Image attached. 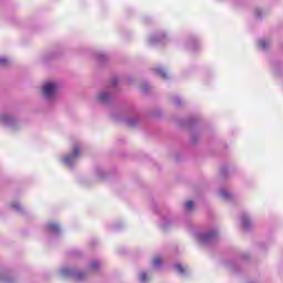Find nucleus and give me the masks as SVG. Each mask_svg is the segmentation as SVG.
Returning a JSON list of instances; mask_svg holds the SVG:
<instances>
[{
    "label": "nucleus",
    "mask_w": 283,
    "mask_h": 283,
    "mask_svg": "<svg viewBox=\"0 0 283 283\" xmlns=\"http://www.w3.org/2000/svg\"><path fill=\"white\" fill-rule=\"evenodd\" d=\"M101 269V263L96 260L91 262L90 271H98Z\"/></svg>",
    "instance_id": "17"
},
{
    "label": "nucleus",
    "mask_w": 283,
    "mask_h": 283,
    "mask_svg": "<svg viewBox=\"0 0 283 283\" xmlns=\"http://www.w3.org/2000/svg\"><path fill=\"white\" fill-rule=\"evenodd\" d=\"M118 85V78L114 77L111 82V87H116Z\"/></svg>",
    "instance_id": "23"
},
{
    "label": "nucleus",
    "mask_w": 283,
    "mask_h": 283,
    "mask_svg": "<svg viewBox=\"0 0 283 283\" xmlns=\"http://www.w3.org/2000/svg\"><path fill=\"white\" fill-rule=\"evenodd\" d=\"M80 155H81V149L78 148V146H74L73 153L71 155H66L62 157L63 165L69 169H72V167L76 165Z\"/></svg>",
    "instance_id": "5"
},
{
    "label": "nucleus",
    "mask_w": 283,
    "mask_h": 283,
    "mask_svg": "<svg viewBox=\"0 0 283 283\" xmlns=\"http://www.w3.org/2000/svg\"><path fill=\"white\" fill-rule=\"evenodd\" d=\"M59 90V84L56 82H46L42 86V94L46 101H54L56 98V91Z\"/></svg>",
    "instance_id": "2"
},
{
    "label": "nucleus",
    "mask_w": 283,
    "mask_h": 283,
    "mask_svg": "<svg viewBox=\"0 0 283 283\" xmlns=\"http://www.w3.org/2000/svg\"><path fill=\"white\" fill-rule=\"evenodd\" d=\"M155 74H159L161 75V78L167 80V71H165L163 67L155 69Z\"/></svg>",
    "instance_id": "16"
},
{
    "label": "nucleus",
    "mask_w": 283,
    "mask_h": 283,
    "mask_svg": "<svg viewBox=\"0 0 283 283\" xmlns=\"http://www.w3.org/2000/svg\"><path fill=\"white\" fill-rule=\"evenodd\" d=\"M259 48H261V50H269V48H271V40L260 39L259 40Z\"/></svg>",
    "instance_id": "12"
},
{
    "label": "nucleus",
    "mask_w": 283,
    "mask_h": 283,
    "mask_svg": "<svg viewBox=\"0 0 283 283\" xmlns=\"http://www.w3.org/2000/svg\"><path fill=\"white\" fill-rule=\"evenodd\" d=\"M46 229L50 233H53V235H59L61 233V226H59V223H49Z\"/></svg>",
    "instance_id": "9"
},
{
    "label": "nucleus",
    "mask_w": 283,
    "mask_h": 283,
    "mask_svg": "<svg viewBox=\"0 0 283 283\" xmlns=\"http://www.w3.org/2000/svg\"><path fill=\"white\" fill-rule=\"evenodd\" d=\"M256 17H260V11H256Z\"/></svg>",
    "instance_id": "27"
},
{
    "label": "nucleus",
    "mask_w": 283,
    "mask_h": 283,
    "mask_svg": "<svg viewBox=\"0 0 283 283\" xmlns=\"http://www.w3.org/2000/svg\"><path fill=\"white\" fill-rule=\"evenodd\" d=\"M150 45H158V43H166L167 42V35L165 33H157L149 38Z\"/></svg>",
    "instance_id": "7"
},
{
    "label": "nucleus",
    "mask_w": 283,
    "mask_h": 283,
    "mask_svg": "<svg viewBox=\"0 0 283 283\" xmlns=\"http://www.w3.org/2000/svg\"><path fill=\"white\" fill-rule=\"evenodd\" d=\"M60 275L62 277H72V280H75V282H83V280L87 277V274L76 271L74 270V268H70V266H63L60 270Z\"/></svg>",
    "instance_id": "1"
},
{
    "label": "nucleus",
    "mask_w": 283,
    "mask_h": 283,
    "mask_svg": "<svg viewBox=\"0 0 283 283\" xmlns=\"http://www.w3.org/2000/svg\"><path fill=\"white\" fill-rule=\"evenodd\" d=\"M97 59H98V61H105V59H107L104 54H98L97 55Z\"/></svg>",
    "instance_id": "25"
},
{
    "label": "nucleus",
    "mask_w": 283,
    "mask_h": 283,
    "mask_svg": "<svg viewBox=\"0 0 283 283\" xmlns=\"http://www.w3.org/2000/svg\"><path fill=\"white\" fill-rule=\"evenodd\" d=\"M112 96H113L112 88H106L105 91H102L97 95V101H99V103H102L103 105H106V103L112 101Z\"/></svg>",
    "instance_id": "6"
},
{
    "label": "nucleus",
    "mask_w": 283,
    "mask_h": 283,
    "mask_svg": "<svg viewBox=\"0 0 283 283\" xmlns=\"http://www.w3.org/2000/svg\"><path fill=\"white\" fill-rule=\"evenodd\" d=\"M139 282L140 283L149 282V276L147 275V272H140L139 273Z\"/></svg>",
    "instance_id": "18"
},
{
    "label": "nucleus",
    "mask_w": 283,
    "mask_h": 283,
    "mask_svg": "<svg viewBox=\"0 0 283 283\" xmlns=\"http://www.w3.org/2000/svg\"><path fill=\"white\" fill-rule=\"evenodd\" d=\"M126 124L128 125V127H136V125H138V117H132L126 119Z\"/></svg>",
    "instance_id": "14"
},
{
    "label": "nucleus",
    "mask_w": 283,
    "mask_h": 283,
    "mask_svg": "<svg viewBox=\"0 0 283 283\" xmlns=\"http://www.w3.org/2000/svg\"><path fill=\"white\" fill-rule=\"evenodd\" d=\"M154 269L160 270L163 266V260L160 258H156L153 261Z\"/></svg>",
    "instance_id": "15"
},
{
    "label": "nucleus",
    "mask_w": 283,
    "mask_h": 283,
    "mask_svg": "<svg viewBox=\"0 0 283 283\" xmlns=\"http://www.w3.org/2000/svg\"><path fill=\"white\" fill-rule=\"evenodd\" d=\"M11 209L13 211H15L17 213H23V206H21V203H19V201H13L10 205Z\"/></svg>",
    "instance_id": "13"
},
{
    "label": "nucleus",
    "mask_w": 283,
    "mask_h": 283,
    "mask_svg": "<svg viewBox=\"0 0 283 283\" xmlns=\"http://www.w3.org/2000/svg\"><path fill=\"white\" fill-rule=\"evenodd\" d=\"M0 125L8 127L9 129H17L19 127V119L11 114H0Z\"/></svg>",
    "instance_id": "4"
},
{
    "label": "nucleus",
    "mask_w": 283,
    "mask_h": 283,
    "mask_svg": "<svg viewBox=\"0 0 283 283\" xmlns=\"http://www.w3.org/2000/svg\"><path fill=\"white\" fill-rule=\"evenodd\" d=\"M196 238L201 244H213L218 240V230L213 229L207 233L197 232Z\"/></svg>",
    "instance_id": "3"
},
{
    "label": "nucleus",
    "mask_w": 283,
    "mask_h": 283,
    "mask_svg": "<svg viewBox=\"0 0 283 283\" xmlns=\"http://www.w3.org/2000/svg\"><path fill=\"white\" fill-rule=\"evenodd\" d=\"M196 45V42H191L190 48H193Z\"/></svg>",
    "instance_id": "26"
},
{
    "label": "nucleus",
    "mask_w": 283,
    "mask_h": 283,
    "mask_svg": "<svg viewBox=\"0 0 283 283\" xmlns=\"http://www.w3.org/2000/svg\"><path fill=\"white\" fill-rule=\"evenodd\" d=\"M10 64V60L6 56L0 57V67H6V65Z\"/></svg>",
    "instance_id": "20"
},
{
    "label": "nucleus",
    "mask_w": 283,
    "mask_h": 283,
    "mask_svg": "<svg viewBox=\"0 0 283 283\" xmlns=\"http://www.w3.org/2000/svg\"><path fill=\"white\" fill-rule=\"evenodd\" d=\"M193 209V201H187L185 203V211H191Z\"/></svg>",
    "instance_id": "22"
},
{
    "label": "nucleus",
    "mask_w": 283,
    "mask_h": 283,
    "mask_svg": "<svg viewBox=\"0 0 283 283\" xmlns=\"http://www.w3.org/2000/svg\"><path fill=\"white\" fill-rule=\"evenodd\" d=\"M181 103L182 101L179 97L174 99V105H181Z\"/></svg>",
    "instance_id": "24"
},
{
    "label": "nucleus",
    "mask_w": 283,
    "mask_h": 283,
    "mask_svg": "<svg viewBox=\"0 0 283 283\" xmlns=\"http://www.w3.org/2000/svg\"><path fill=\"white\" fill-rule=\"evenodd\" d=\"M0 280H1V282L13 283L14 276H12V274L10 272H2L0 274Z\"/></svg>",
    "instance_id": "10"
},
{
    "label": "nucleus",
    "mask_w": 283,
    "mask_h": 283,
    "mask_svg": "<svg viewBox=\"0 0 283 283\" xmlns=\"http://www.w3.org/2000/svg\"><path fill=\"white\" fill-rule=\"evenodd\" d=\"M175 270H176L177 273H179L180 275H185V268H182V265L176 264V265H175Z\"/></svg>",
    "instance_id": "21"
},
{
    "label": "nucleus",
    "mask_w": 283,
    "mask_h": 283,
    "mask_svg": "<svg viewBox=\"0 0 283 283\" xmlns=\"http://www.w3.org/2000/svg\"><path fill=\"white\" fill-rule=\"evenodd\" d=\"M169 224H171V219L164 217L161 219V227L163 229H167L169 227Z\"/></svg>",
    "instance_id": "19"
},
{
    "label": "nucleus",
    "mask_w": 283,
    "mask_h": 283,
    "mask_svg": "<svg viewBox=\"0 0 283 283\" xmlns=\"http://www.w3.org/2000/svg\"><path fill=\"white\" fill-rule=\"evenodd\" d=\"M241 226L245 230L251 229V219L249 218V214H243L241 217Z\"/></svg>",
    "instance_id": "11"
},
{
    "label": "nucleus",
    "mask_w": 283,
    "mask_h": 283,
    "mask_svg": "<svg viewBox=\"0 0 283 283\" xmlns=\"http://www.w3.org/2000/svg\"><path fill=\"white\" fill-rule=\"evenodd\" d=\"M219 196L222 198V200H226L227 202H231V200H233V195L224 188L219 190Z\"/></svg>",
    "instance_id": "8"
}]
</instances>
